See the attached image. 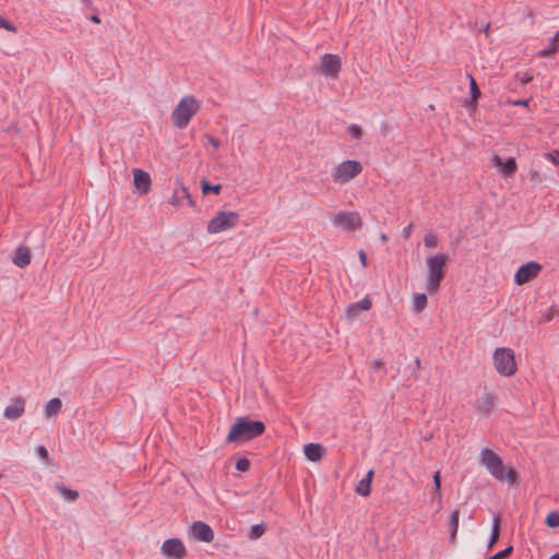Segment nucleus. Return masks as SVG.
Wrapping results in <instances>:
<instances>
[{
	"label": "nucleus",
	"instance_id": "24",
	"mask_svg": "<svg viewBox=\"0 0 559 559\" xmlns=\"http://www.w3.org/2000/svg\"><path fill=\"white\" fill-rule=\"evenodd\" d=\"M58 493L67 502H74L79 498V492L66 487L63 484H56L55 486Z\"/></svg>",
	"mask_w": 559,
	"mask_h": 559
},
{
	"label": "nucleus",
	"instance_id": "6",
	"mask_svg": "<svg viewBox=\"0 0 559 559\" xmlns=\"http://www.w3.org/2000/svg\"><path fill=\"white\" fill-rule=\"evenodd\" d=\"M362 170V166L357 160H344L336 165L331 173V177L335 183L344 185L359 175Z\"/></svg>",
	"mask_w": 559,
	"mask_h": 559
},
{
	"label": "nucleus",
	"instance_id": "8",
	"mask_svg": "<svg viewBox=\"0 0 559 559\" xmlns=\"http://www.w3.org/2000/svg\"><path fill=\"white\" fill-rule=\"evenodd\" d=\"M335 227L344 230H356L361 227V218L357 212H338L332 218Z\"/></svg>",
	"mask_w": 559,
	"mask_h": 559
},
{
	"label": "nucleus",
	"instance_id": "20",
	"mask_svg": "<svg viewBox=\"0 0 559 559\" xmlns=\"http://www.w3.org/2000/svg\"><path fill=\"white\" fill-rule=\"evenodd\" d=\"M559 50V31L555 33V35L549 39L548 45L537 51L538 57H550L555 55Z\"/></svg>",
	"mask_w": 559,
	"mask_h": 559
},
{
	"label": "nucleus",
	"instance_id": "34",
	"mask_svg": "<svg viewBox=\"0 0 559 559\" xmlns=\"http://www.w3.org/2000/svg\"><path fill=\"white\" fill-rule=\"evenodd\" d=\"M512 551H513V547L509 546L506 549L498 551L497 554H495L493 556H491L487 559H506L512 554Z\"/></svg>",
	"mask_w": 559,
	"mask_h": 559
},
{
	"label": "nucleus",
	"instance_id": "37",
	"mask_svg": "<svg viewBox=\"0 0 559 559\" xmlns=\"http://www.w3.org/2000/svg\"><path fill=\"white\" fill-rule=\"evenodd\" d=\"M250 462L247 459H240L236 463V469L240 472H247L249 469Z\"/></svg>",
	"mask_w": 559,
	"mask_h": 559
},
{
	"label": "nucleus",
	"instance_id": "35",
	"mask_svg": "<svg viewBox=\"0 0 559 559\" xmlns=\"http://www.w3.org/2000/svg\"><path fill=\"white\" fill-rule=\"evenodd\" d=\"M37 456H39L46 465L50 464L48 450L44 445L37 447Z\"/></svg>",
	"mask_w": 559,
	"mask_h": 559
},
{
	"label": "nucleus",
	"instance_id": "7",
	"mask_svg": "<svg viewBox=\"0 0 559 559\" xmlns=\"http://www.w3.org/2000/svg\"><path fill=\"white\" fill-rule=\"evenodd\" d=\"M239 214L233 211H221L207 223V233L218 234L235 227Z\"/></svg>",
	"mask_w": 559,
	"mask_h": 559
},
{
	"label": "nucleus",
	"instance_id": "11",
	"mask_svg": "<svg viewBox=\"0 0 559 559\" xmlns=\"http://www.w3.org/2000/svg\"><path fill=\"white\" fill-rule=\"evenodd\" d=\"M160 551L168 558L181 559L186 555V547L180 539L169 538L163 543Z\"/></svg>",
	"mask_w": 559,
	"mask_h": 559
},
{
	"label": "nucleus",
	"instance_id": "47",
	"mask_svg": "<svg viewBox=\"0 0 559 559\" xmlns=\"http://www.w3.org/2000/svg\"><path fill=\"white\" fill-rule=\"evenodd\" d=\"M549 559H559V552L552 555Z\"/></svg>",
	"mask_w": 559,
	"mask_h": 559
},
{
	"label": "nucleus",
	"instance_id": "16",
	"mask_svg": "<svg viewBox=\"0 0 559 559\" xmlns=\"http://www.w3.org/2000/svg\"><path fill=\"white\" fill-rule=\"evenodd\" d=\"M24 400L16 399L12 404L4 408L3 416L10 420L17 419L24 412Z\"/></svg>",
	"mask_w": 559,
	"mask_h": 559
},
{
	"label": "nucleus",
	"instance_id": "43",
	"mask_svg": "<svg viewBox=\"0 0 559 559\" xmlns=\"http://www.w3.org/2000/svg\"><path fill=\"white\" fill-rule=\"evenodd\" d=\"M359 258H360V262L362 263V265H366L367 264V257H366V253L364 251L359 252Z\"/></svg>",
	"mask_w": 559,
	"mask_h": 559
},
{
	"label": "nucleus",
	"instance_id": "42",
	"mask_svg": "<svg viewBox=\"0 0 559 559\" xmlns=\"http://www.w3.org/2000/svg\"><path fill=\"white\" fill-rule=\"evenodd\" d=\"M207 139H209V142L215 147L217 148L219 146V141L216 140L215 138L211 136V135H207Z\"/></svg>",
	"mask_w": 559,
	"mask_h": 559
},
{
	"label": "nucleus",
	"instance_id": "4",
	"mask_svg": "<svg viewBox=\"0 0 559 559\" xmlns=\"http://www.w3.org/2000/svg\"><path fill=\"white\" fill-rule=\"evenodd\" d=\"M199 103L193 96H185L181 98L171 112V121L174 126L178 129L186 128L191 118L199 110Z\"/></svg>",
	"mask_w": 559,
	"mask_h": 559
},
{
	"label": "nucleus",
	"instance_id": "1",
	"mask_svg": "<svg viewBox=\"0 0 559 559\" xmlns=\"http://www.w3.org/2000/svg\"><path fill=\"white\" fill-rule=\"evenodd\" d=\"M265 431L261 420H253L248 416L238 417L230 427L226 437L229 443H242L260 437Z\"/></svg>",
	"mask_w": 559,
	"mask_h": 559
},
{
	"label": "nucleus",
	"instance_id": "33",
	"mask_svg": "<svg viewBox=\"0 0 559 559\" xmlns=\"http://www.w3.org/2000/svg\"><path fill=\"white\" fill-rule=\"evenodd\" d=\"M424 243L427 248H436L438 246V238L435 234L428 233L424 237Z\"/></svg>",
	"mask_w": 559,
	"mask_h": 559
},
{
	"label": "nucleus",
	"instance_id": "12",
	"mask_svg": "<svg viewBox=\"0 0 559 559\" xmlns=\"http://www.w3.org/2000/svg\"><path fill=\"white\" fill-rule=\"evenodd\" d=\"M190 533L200 542L211 543L214 539V532L212 527L202 521L193 522L190 526Z\"/></svg>",
	"mask_w": 559,
	"mask_h": 559
},
{
	"label": "nucleus",
	"instance_id": "15",
	"mask_svg": "<svg viewBox=\"0 0 559 559\" xmlns=\"http://www.w3.org/2000/svg\"><path fill=\"white\" fill-rule=\"evenodd\" d=\"M492 163L506 177L512 176L516 171V163L513 157H508L503 162L498 155H496L492 158Z\"/></svg>",
	"mask_w": 559,
	"mask_h": 559
},
{
	"label": "nucleus",
	"instance_id": "18",
	"mask_svg": "<svg viewBox=\"0 0 559 559\" xmlns=\"http://www.w3.org/2000/svg\"><path fill=\"white\" fill-rule=\"evenodd\" d=\"M371 300L368 296L357 302L349 304L346 308L348 317H357L360 311H367L371 308Z\"/></svg>",
	"mask_w": 559,
	"mask_h": 559
},
{
	"label": "nucleus",
	"instance_id": "41",
	"mask_svg": "<svg viewBox=\"0 0 559 559\" xmlns=\"http://www.w3.org/2000/svg\"><path fill=\"white\" fill-rule=\"evenodd\" d=\"M512 106L526 107L530 104V99H513L509 102Z\"/></svg>",
	"mask_w": 559,
	"mask_h": 559
},
{
	"label": "nucleus",
	"instance_id": "30",
	"mask_svg": "<svg viewBox=\"0 0 559 559\" xmlns=\"http://www.w3.org/2000/svg\"><path fill=\"white\" fill-rule=\"evenodd\" d=\"M441 478H440V472L437 471L433 474V492L432 498L438 497L439 500H441Z\"/></svg>",
	"mask_w": 559,
	"mask_h": 559
},
{
	"label": "nucleus",
	"instance_id": "32",
	"mask_svg": "<svg viewBox=\"0 0 559 559\" xmlns=\"http://www.w3.org/2000/svg\"><path fill=\"white\" fill-rule=\"evenodd\" d=\"M545 522L549 527H558L559 526V512H550L547 515Z\"/></svg>",
	"mask_w": 559,
	"mask_h": 559
},
{
	"label": "nucleus",
	"instance_id": "25",
	"mask_svg": "<svg viewBox=\"0 0 559 559\" xmlns=\"http://www.w3.org/2000/svg\"><path fill=\"white\" fill-rule=\"evenodd\" d=\"M499 525H500V518L495 516L493 522H492L490 538H489V542L487 545L488 549H491L493 547V545L497 543V540L499 539Z\"/></svg>",
	"mask_w": 559,
	"mask_h": 559
},
{
	"label": "nucleus",
	"instance_id": "2",
	"mask_svg": "<svg viewBox=\"0 0 559 559\" xmlns=\"http://www.w3.org/2000/svg\"><path fill=\"white\" fill-rule=\"evenodd\" d=\"M480 464L484 465L487 471L498 480L506 479L509 484H513L518 474L514 469H506L502 460L490 449H483L479 454Z\"/></svg>",
	"mask_w": 559,
	"mask_h": 559
},
{
	"label": "nucleus",
	"instance_id": "23",
	"mask_svg": "<svg viewBox=\"0 0 559 559\" xmlns=\"http://www.w3.org/2000/svg\"><path fill=\"white\" fill-rule=\"evenodd\" d=\"M373 476V471L370 469L366 476L359 480L356 486V492L362 497H367L370 495L371 480Z\"/></svg>",
	"mask_w": 559,
	"mask_h": 559
},
{
	"label": "nucleus",
	"instance_id": "40",
	"mask_svg": "<svg viewBox=\"0 0 559 559\" xmlns=\"http://www.w3.org/2000/svg\"><path fill=\"white\" fill-rule=\"evenodd\" d=\"M518 79L520 80V82L522 84H527V83L532 82L533 76L530 73L525 72V73H522V74L519 73L518 74Z\"/></svg>",
	"mask_w": 559,
	"mask_h": 559
},
{
	"label": "nucleus",
	"instance_id": "44",
	"mask_svg": "<svg viewBox=\"0 0 559 559\" xmlns=\"http://www.w3.org/2000/svg\"><path fill=\"white\" fill-rule=\"evenodd\" d=\"M411 229H412V225H408L407 227L404 228L403 231H404L405 237H408Z\"/></svg>",
	"mask_w": 559,
	"mask_h": 559
},
{
	"label": "nucleus",
	"instance_id": "45",
	"mask_svg": "<svg viewBox=\"0 0 559 559\" xmlns=\"http://www.w3.org/2000/svg\"><path fill=\"white\" fill-rule=\"evenodd\" d=\"M91 20L94 22V23H100V20L98 17V15L94 14L92 15Z\"/></svg>",
	"mask_w": 559,
	"mask_h": 559
},
{
	"label": "nucleus",
	"instance_id": "21",
	"mask_svg": "<svg viewBox=\"0 0 559 559\" xmlns=\"http://www.w3.org/2000/svg\"><path fill=\"white\" fill-rule=\"evenodd\" d=\"M187 200L190 206H194L195 203L192 200L191 195L188 192V189L186 187H180L179 189H176L174 191L171 204L175 206L181 205L182 201Z\"/></svg>",
	"mask_w": 559,
	"mask_h": 559
},
{
	"label": "nucleus",
	"instance_id": "48",
	"mask_svg": "<svg viewBox=\"0 0 559 559\" xmlns=\"http://www.w3.org/2000/svg\"><path fill=\"white\" fill-rule=\"evenodd\" d=\"M381 240L385 241L386 240V236L382 235Z\"/></svg>",
	"mask_w": 559,
	"mask_h": 559
},
{
	"label": "nucleus",
	"instance_id": "5",
	"mask_svg": "<svg viewBox=\"0 0 559 559\" xmlns=\"http://www.w3.org/2000/svg\"><path fill=\"white\" fill-rule=\"evenodd\" d=\"M493 366L502 377H511L516 372L514 352L509 347H498L492 354Z\"/></svg>",
	"mask_w": 559,
	"mask_h": 559
},
{
	"label": "nucleus",
	"instance_id": "22",
	"mask_svg": "<svg viewBox=\"0 0 559 559\" xmlns=\"http://www.w3.org/2000/svg\"><path fill=\"white\" fill-rule=\"evenodd\" d=\"M62 408V402L59 397H53L44 406V415L46 418L56 417Z\"/></svg>",
	"mask_w": 559,
	"mask_h": 559
},
{
	"label": "nucleus",
	"instance_id": "26",
	"mask_svg": "<svg viewBox=\"0 0 559 559\" xmlns=\"http://www.w3.org/2000/svg\"><path fill=\"white\" fill-rule=\"evenodd\" d=\"M469 78V94H471V100L474 106H476V102L480 96L479 87L476 83V80L473 78V75L468 74Z\"/></svg>",
	"mask_w": 559,
	"mask_h": 559
},
{
	"label": "nucleus",
	"instance_id": "10",
	"mask_svg": "<svg viewBox=\"0 0 559 559\" xmlns=\"http://www.w3.org/2000/svg\"><path fill=\"white\" fill-rule=\"evenodd\" d=\"M320 71L328 78H336L341 71V59L337 55L325 53L321 57Z\"/></svg>",
	"mask_w": 559,
	"mask_h": 559
},
{
	"label": "nucleus",
	"instance_id": "13",
	"mask_svg": "<svg viewBox=\"0 0 559 559\" xmlns=\"http://www.w3.org/2000/svg\"><path fill=\"white\" fill-rule=\"evenodd\" d=\"M497 403V395L493 392H486L475 402V409L479 414L489 415Z\"/></svg>",
	"mask_w": 559,
	"mask_h": 559
},
{
	"label": "nucleus",
	"instance_id": "27",
	"mask_svg": "<svg viewBox=\"0 0 559 559\" xmlns=\"http://www.w3.org/2000/svg\"><path fill=\"white\" fill-rule=\"evenodd\" d=\"M427 306V296L425 294H416L413 301V310L420 312Z\"/></svg>",
	"mask_w": 559,
	"mask_h": 559
},
{
	"label": "nucleus",
	"instance_id": "38",
	"mask_svg": "<svg viewBox=\"0 0 559 559\" xmlns=\"http://www.w3.org/2000/svg\"><path fill=\"white\" fill-rule=\"evenodd\" d=\"M0 28H4L10 32H15L14 25L0 15Z\"/></svg>",
	"mask_w": 559,
	"mask_h": 559
},
{
	"label": "nucleus",
	"instance_id": "9",
	"mask_svg": "<svg viewBox=\"0 0 559 559\" xmlns=\"http://www.w3.org/2000/svg\"><path fill=\"white\" fill-rule=\"evenodd\" d=\"M540 270L542 265L538 262H527L518 269L514 275V282L518 285H523L530 282L531 280L535 278Z\"/></svg>",
	"mask_w": 559,
	"mask_h": 559
},
{
	"label": "nucleus",
	"instance_id": "39",
	"mask_svg": "<svg viewBox=\"0 0 559 559\" xmlns=\"http://www.w3.org/2000/svg\"><path fill=\"white\" fill-rule=\"evenodd\" d=\"M545 157L548 160H550L552 164L559 165V152L558 151H555V152H551V153H547L545 155Z\"/></svg>",
	"mask_w": 559,
	"mask_h": 559
},
{
	"label": "nucleus",
	"instance_id": "29",
	"mask_svg": "<svg viewBox=\"0 0 559 559\" xmlns=\"http://www.w3.org/2000/svg\"><path fill=\"white\" fill-rule=\"evenodd\" d=\"M202 192L204 194H209L210 192L214 193V194H218L221 192V185H211L206 180H202Z\"/></svg>",
	"mask_w": 559,
	"mask_h": 559
},
{
	"label": "nucleus",
	"instance_id": "3",
	"mask_svg": "<svg viewBox=\"0 0 559 559\" xmlns=\"http://www.w3.org/2000/svg\"><path fill=\"white\" fill-rule=\"evenodd\" d=\"M448 260L449 257L445 253L432 254L426 259V289L428 293L432 294L439 289L440 283L444 276V266Z\"/></svg>",
	"mask_w": 559,
	"mask_h": 559
},
{
	"label": "nucleus",
	"instance_id": "36",
	"mask_svg": "<svg viewBox=\"0 0 559 559\" xmlns=\"http://www.w3.org/2000/svg\"><path fill=\"white\" fill-rule=\"evenodd\" d=\"M348 133L354 139H359L361 136V129L358 124H350L348 128Z\"/></svg>",
	"mask_w": 559,
	"mask_h": 559
},
{
	"label": "nucleus",
	"instance_id": "14",
	"mask_svg": "<svg viewBox=\"0 0 559 559\" xmlns=\"http://www.w3.org/2000/svg\"><path fill=\"white\" fill-rule=\"evenodd\" d=\"M133 185L140 194L147 193L151 187V176L148 173L135 168L133 169Z\"/></svg>",
	"mask_w": 559,
	"mask_h": 559
},
{
	"label": "nucleus",
	"instance_id": "17",
	"mask_svg": "<svg viewBox=\"0 0 559 559\" xmlns=\"http://www.w3.org/2000/svg\"><path fill=\"white\" fill-rule=\"evenodd\" d=\"M324 452L325 449L319 443H307L304 445L305 456L311 462L320 461Z\"/></svg>",
	"mask_w": 559,
	"mask_h": 559
},
{
	"label": "nucleus",
	"instance_id": "31",
	"mask_svg": "<svg viewBox=\"0 0 559 559\" xmlns=\"http://www.w3.org/2000/svg\"><path fill=\"white\" fill-rule=\"evenodd\" d=\"M450 527H451V537L453 538L456 535L459 527V512L454 511L450 515Z\"/></svg>",
	"mask_w": 559,
	"mask_h": 559
},
{
	"label": "nucleus",
	"instance_id": "46",
	"mask_svg": "<svg viewBox=\"0 0 559 559\" xmlns=\"http://www.w3.org/2000/svg\"><path fill=\"white\" fill-rule=\"evenodd\" d=\"M380 366H381V361H379V360H374V361L372 362V368H373V369L379 368Z\"/></svg>",
	"mask_w": 559,
	"mask_h": 559
},
{
	"label": "nucleus",
	"instance_id": "19",
	"mask_svg": "<svg viewBox=\"0 0 559 559\" xmlns=\"http://www.w3.org/2000/svg\"><path fill=\"white\" fill-rule=\"evenodd\" d=\"M31 251L25 247H19L12 258L13 263L19 267H25L31 263Z\"/></svg>",
	"mask_w": 559,
	"mask_h": 559
},
{
	"label": "nucleus",
	"instance_id": "28",
	"mask_svg": "<svg viewBox=\"0 0 559 559\" xmlns=\"http://www.w3.org/2000/svg\"><path fill=\"white\" fill-rule=\"evenodd\" d=\"M266 531V527L263 523L254 524L250 527L248 536L250 539H258L261 537Z\"/></svg>",
	"mask_w": 559,
	"mask_h": 559
}]
</instances>
